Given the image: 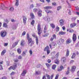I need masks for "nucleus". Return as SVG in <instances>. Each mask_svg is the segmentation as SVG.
<instances>
[{"instance_id":"nucleus-36","label":"nucleus","mask_w":79,"mask_h":79,"mask_svg":"<svg viewBox=\"0 0 79 79\" xmlns=\"http://www.w3.org/2000/svg\"><path fill=\"white\" fill-rule=\"evenodd\" d=\"M56 67V64H54L52 66V69H55Z\"/></svg>"},{"instance_id":"nucleus-1","label":"nucleus","mask_w":79,"mask_h":79,"mask_svg":"<svg viewBox=\"0 0 79 79\" xmlns=\"http://www.w3.org/2000/svg\"><path fill=\"white\" fill-rule=\"evenodd\" d=\"M27 40H28V44L30 46H32L33 44H34V42L33 41H32V39L29 37V35L28 34H27Z\"/></svg>"},{"instance_id":"nucleus-38","label":"nucleus","mask_w":79,"mask_h":79,"mask_svg":"<svg viewBox=\"0 0 79 79\" xmlns=\"http://www.w3.org/2000/svg\"><path fill=\"white\" fill-rule=\"evenodd\" d=\"M76 55L75 53H73V55L72 56L71 58H72L73 59L74 58H75Z\"/></svg>"},{"instance_id":"nucleus-15","label":"nucleus","mask_w":79,"mask_h":79,"mask_svg":"<svg viewBox=\"0 0 79 79\" xmlns=\"http://www.w3.org/2000/svg\"><path fill=\"white\" fill-rule=\"evenodd\" d=\"M42 11L40 10H39V11L38 13V16H41Z\"/></svg>"},{"instance_id":"nucleus-47","label":"nucleus","mask_w":79,"mask_h":79,"mask_svg":"<svg viewBox=\"0 0 79 79\" xmlns=\"http://www.w3.org/2000/svg\"><path fill=\"white\" fill-rule=\"evenodd\" d=\"M56 29V32H58V31H59L60 28L58 27H57Z\"/></svg>"},{"instance_id":"nucleus-39","label":"nucleus","mask_w":79,"mask_h":79,"mask_svg":"<svg viewBox=\"0 0 79 79\" xmlns=\"http://www.w3.org/2000/svg\"><path fill=\"white\" fill-rule=\"evenodd\" d=\"M17 52L19 54H21V50L20 49H18L17 50Z\"/></svg>"},{"instance_id":"nucleus-24","label":"nucleus","mask_w":79,"mask_h":79,"mask_svg":"<svg viewBox=\"0 0 79 79\" xmlns=\"http://www.w3.org/2000/svg\"><path fill=\"white\" fill-rule=\"evenodd\" d=\"M15 6H18L19 5V0H16Z\"/></svg>"},{"instance_id":"nucleus-6","label":"nucleus","mask_w":79,"mask_h":79,"mask_svg":"<svg viewBox=\"0 0 79 79\" xmlns=\"http://www.w3.org/2000/svg\"><path fill=\"white\" fill-rule=\"evenodd\" d=\"M64 40L63 39H60L58 40L57 44L58 45H61V43L64 42Z\"/></svg>"},{"instance_id":"nucleus-10","label":"nucleus","mask_w":79,"mask_h":79,"mask_svg":"<svg viewBox=\"0 0 79 79\" xmlns=\"http://www.w3.org/2000/svg\"><path fill=\"white\" fill-rule=\"evenodd\" d=\"M23 23L26 24V21L27 20V18L26 16H23Z\"/></svg>"},{"instance_id":"nucleus-49","label":"nucleus","mask_w":79,"mask_h":79,"mask_svg":"<svg viewBox=\"0 0 79 79\" xmlns=\"http://www.w3.org/2000/svg\"><path fill=\"white\" fill-rule=\"evenodd\" d=\"M46 65L47 66L48 68H49V67L50 66V65L48 64H46Z\"/></svg>"},{"instance_id":"nucleus-35","label":"nucleus","mask_w":79,"mask_h":79,"mask_svg":"<svg viewBox=\"0 0 79 79\" xmlns=\"http://www.w3.org/2000/svg\"><path fill=\"white\" fill-rule=\"evenodd\" d=\"M47 31V26H45L44 27V33H46V32Z\"/></svg>"},{"instance_id":"nucleus-41","label":"nucleus","mask_w":79,"mask_h":79,"mask_svg":"<svg viewBox=\"0 0 79 79\" xmlns=\"http://www.w3.org/2000/svg\"><path fill=\"white\" fill-rule=\"evenodd\" d=\"M10 10L11 11H13L14 10V8L13 7H11L10 8Z\"/></svg>"},{"instance_id":"nucleus-5","label":"nucleus","mask_w":79,"mask_h":79,"mask_svg":"<svg viewBox=\"0 0 79 79\" xmlns=\"http://www.w3.org/2000/svg\"><path fill=\"white\" fill-rule=\"evenodd\" d=\"M1 35L2 37H5L6 35V32L5 31H2L1 32Z\"/></svg>"},{"instance_id":"nucleus-2","label":"nucleus","mask_w":79,"mask_h":79,"mask_svg":"<svg viewBox=\"0 0 79 79\" xmlns=\"http://www.w3.org/2000/svg\"><path fill=\"white\" fill-rule=\"evenodd\" d=\"M37 28H38V35H40V34H42V31L41 30V28H40V25L39 24L37 26Z\"/></svg>"},{"instance_id":"nucleus-42","label":"nucleus","mask_w":79,"mask_h":79,"mask_svg":"<svg viewBox=\"0 0 79 79\" xmlns=\"http://www.w3.org/2000/svg\"><path fill=\"white\" fill-rule=\"evenodd\" d=\"M67 4H68V5L69 6V8H70L71 5H70V4H69V2H68V1H67Z\"/></svg>"},{"instance_id":"nucleus-4","label":"nucleus","mask_w":79,"mask_h":79,"mask_svg":"<svg viewBox=\"0 0 79 79\" xmlns=\"http://www.w3.org/2000/svg\"><path fill=\"white\" fill-rule=\"evenodd\" d=\"M32 36L34 38H35L36 44L38 45V44H39V38L37 37V36L34 34L32 35Z\"/></svg>"},{"instance_id":"nucleus-3","label":"nucleus","mask_w":79,"mask_h":79,"mask_svg":"<svg viewBox=\"0 0 79 79\" xmlns=\"http://www.w3.org/2000/svg\"><path fill=\"white\" fill-rule=\"evenodd\" d=\"M17 66H18L17 65V64L15 63L14 64L13 67L12 66H10L9 68L8 69H9V70H11V69H12L13 70H15V69L17 68Z\"/></svg>"},{"instance_id":"nucleus-11","label":"nucleus","mask_w":79,"mask_h":79,"mask_svg":"<svg viewBox=\"0 0 79 79\" xmlns=\"http://www.w3.org/2000/svg\"><path fill=\"white\" fill-rule=\"evenodd\" d=\"M72 42V40H71V39L69 38V39H68L66 41V44H69L71 42Z\"/></svg>"},{"instance_id":"nucleus-61","label":"nucleus","mask_w":79,"mask_h":79,"mask_svg":"<svg viewBox=\"0 0 79 79\" xmlns=\"http://www.w3.org/2000/svg\"><path fill=\"white\" fill-rule=\"evenodd\" d=\"M48 63H51V60H50V59H48Z\"/></svg>"},{"instance_id":"nucleus-63","label":"nucleus","mask_w":79,"mask_h":79,"mask_svg":"<svg viewBox=\"0 0 79 79\" xmlns=\"http://www.w3.org/2000/svg\"><path fill=\"white\" fill-rule=\"evenodd\" d=\"M5 22H6L7 24V23H8V22H9V21H8V19H6V20H5Z\"/></svg>"},{"instance_id":"nucleus-57","label":"nucleus","mask_w":79,"mask_h":79,"mask_svg":"<svg viewBox=\"0 0 79 79\" xmlns=\"http://www.w3.org/2000/svg\"><path fill=\"white\" fill-rule=\"evenodd\" d=\"M26 31H23L22 34V35H24L26 34Z\"/></svg>"},{"instance_id":"nucleus-55","label":"nucleus","mask_w":79,"mask_h":79,"mask_svg":"<svg viewBox=\"0 0 79 79\" xmlns=\"http://www.w3.org/2000/svg\"><path fill=\"white\" fill-rule=\"evenodd\" d=\"M11 56H15V54L14 53H10Z\"/></svg>"},{"instance_id":"nucleus-62","label":"nucleus","mask_w":79,"mask_h":79,"mask_svg":"<svg viewBox=\"0 0 79 79\" xmlns=\"http://www.w3.org/2000/svg\"><path fill=\"white\" fill-rule=\"evenodd\" d=\"M14 61H15V62H18V60L15 59H14Z\"/></svg>"},{"instance_id":"nucleus-16","label":"nucleus","mask_w":79,"mask_h":79,"mask_svg":"<svg viewBox=\"0 0 79 79\" xmlns=\"http://www.w3.org/2000/svg\"><path fill=\"white\" fill-rule=\"evenodd\" d=\"M27 50H26L24 51L23 52L22 54V55L23 56H26V53H27Z\"/></svg>"},{"instance_id":"nucleus-53","label":"nucleus","mask_w":79,"mask_h":79,"mask_svg":"<svg viewBox=\"0 0 79 79\" xmlns=\"http://www.w3.org/2000/svg\"><path fill=\"white\" fill-rule=\"evenodd\" d=\"M67 31H69V32H71V29H67Z\"/></svg>"},{"instance_id":"nucleus-13","label":"nucleus","mask_w":79,"mask_h":79,"mask_svg":"<svg viewBox=\"0 0 79 79\" xmlns=\"http://www.w3.org/2000/svg\"><path fill=\"white\" fill-rule=\"evenodd\" d=\"M63 69V66L62 65H61L60 66V68H58L57 71H62Z\"/></svg>"},{"instance_id":"nucleus-7","label":"nucleus","mask_w":79,"mask_h":79,"mask_svg":"<svg viewBox=\"0 0 79 79\" xmlns=\"http://www.w3.org/2000/svg\"><path fill=\"white\" fill-rule=\"evenodd\" d=\"M43 19L46 21H48V22H49L50 21V17L48 16L44 17L43 18Z\"/></svg>"},{"instance_id":"nucleus-56","label":"nucleus","mask_w":79,"mask_h":79,"mask_svg":"<svg viewBox=\"0 0 79 79\" xmlns=\"http://www.w3.org/2000/svg\"><path fill=\"white\" fill-rule=\"evenodd\" d=\"M52 5H53L54 6H55V5H56V3L55 2H52Z\"/></svg>"},{"instance_id":"nucleus-9","label":"nucleus","mask_w":79,"mask_h":79,"mask_svg":"<svg viewBox=\"0 0 79 79\" xmlns=\"http://www.w3.org/2000/svg\"><path fill=\"white\" fill-rule=\"evenodd\" d=\"M72 40L73 42H75L76 40V34H73Z\"/></svg>"},{"instance_id":"nucleus-28","label":"nucleus","mask_w":79,"mask_h":79,"mask_svg":"<svg viewBox=\"0 0 79 79\" xmlns=\"http://www.w3.org/2000/svg\"><path fill=\"white\" fill-rule=\"evenodd\" d=\"M49 50V47L48 46H47L44 49V51H47Z\"/></svg>"},{"instance_id":"nucleus-37","label":"nucleus","mask_w":79,"mask_h":79,"mask_svg":"<svg viewBox=\"0 0 79 79\" xmlns=\"http://www.w3.org/2000/svg\"><path fill=\"white\" fill-rule=\"evenodd\" d=\"M34 23H35V21L34 20H32V21L31 22V25L34 26Z\"/></svg>"},{"instance_id":"nucleus-52","label":"nucleus","mask_w":79,"mask_h":79,"mask_svg":"<svg viewBox=\"0 0 79 79\" xmlns=\"http://www.w3.org/2000/svg\"><path fill=\"white\" fill-rule=\"evenodd\" d=\"M36 74H40V72H39V71H37L36 72Z\"/></svg>"},{"instance_id":"nucleus-8","label":"nucleus","mask_w":79,"mask_h":79,"mask_svg":"<svg viewBox=\"0 0 79 79\" xmlns=\"http://www.w3.org/2000/svg\"><path fill=\"white\" fill-rule=\"evenodd\" d=\"M56 35H55V34H53L52 35V37H51V38L50 39V40L51 41H52L54 39H56Z\"/></svg>"},{"instance_id":"nucleus-43","label":"nucleus","mask_w":79,"mask_h":79,"mask_svg":"<svg viewBox=\"0 0 79 79\" xmlns=\"http://www.w3.org/2000/svg\"><path fill=\"white\" fill-rule=\"evenodd\" d=\"M61 6H59L57 7V11H59V10H60V9H61Z\"/></svg>"},{"instance_id":"nucleus-23","label":"nucleus","mask_w":79,"mask_h":79,"mask_svg":"<svg viewBox=\"0 0 79 79\" xmlns=\"http://www.w3.org/2000/svg\"><path fill=\"white\" fill-rule=\"evenodd\" d=\"M19 42V41H18L17 42H16L15 44H13V48H14L15 47H16L17 45H18V42Z\"/></svg>"},{"instance_id":"nucleus-30","label":"nucleus","mask_w":79,"mask_h":79,"mask_svg":"<svg viewBox=\"0 0 79 79\" xmlns=\"http://www.w3.org/2000/svg\"><path fill=\"white\" fill-rule=\"evenodd\" d=\"M65 34V32L63 31H60L59 33V35H64V34Z\"/></svg>"},{"instance_id":"nucleus-19","label":"nucleus","mask_w":79,"mask_h":79,"mask_svg":"<svg viewBox=\"0 0 79 79\" xmlns=\"http://www.w3.org/2000/svg\"><path fill=\"white\" fill-rule=\"evenodd\" d=\"M30 16L31 18H32V19H34L35 16H34V14H33V13H31L30 14Z\"/></svg>"},{"instance_id":"nucleus-27","label":"nucleus","mask_w":79,"mask_h":79,"mask_svg":"<svg viewBox=\"0 0 79 79\" xmlns=\"http://www.w3.org/2000/svg\"><path fill=\"white\" fill-rule=\"evenodd\" d=\"M45 12L47 13H52V12L51 11V10H45Z\"/></svg>"},{"instance_id":"nucleus-34","label":"nucleus","mask_w":79,"mask_h":79,"mask_svg":"<svg viewBox=\"0 0 79 79\" xmlns=\"http://www.w3.org/2000/svg\"><path fill=\"white\" fill-rule=\"evenodd\" d=\"M68 70L66 72V74H68L69 73V67H68Z\"/></svg>"},{"instance_id":"nucleus-18","label":"nucleus","mask_w":79,"mask_h":79,"mask_svg":"<svg viewBox=\"0 0 79 79\" xmlns=\"http://www.w3.org/2000/svg\"><path fill=\"white\" fill-rule=\"evenodd\" d=\"M26 74V70H23V72L22 73V76H24Z\"/></svg>"},{"instance_id":"nucleus-44","label":"nucleus","mask_w":79,"mask_h":79,"mask_svg":"<svg viewBox=\"0 0 79 79\" xmlns=\"http://www.w3.org/2000/svg\"><path fill=\"white\" fill-rule=\"evenodd\" d=\"M24 42V40H22V41L21 42V46H23V43Z\"/></svg>"},{"instance_id":"nucleus-20","label":"nucleus","mask_w":79,"mask_h":79,"mask_svg":"<svg viewBox=\"0 0 79 79\" xmlns=\"http://www.w3.org/2000/svg\"><path fill=\"white\" fill-rule=\"evenodd\" d=\"M6 50L4 49L1 52V55L2 56H3L5 55V53H6Z\"/></svg>"},{"instance_id":"nucleus-31","label":"nucleus","mask_w":79,"mask_h":79,"mask_svg":"<svg viewBox=\"0 0 79 79\" xmlns=\"http://www.w3.org/2000/svg\"><path fill=\"white\" fill-rule=\"evenodd\" d=\"M3 27H8L7 23H4L3 24Z\"/></svg>"},{"instance_id":"nucleus-12","label":"nucleus","mask_w":79,"mask_h":79,"mask_svg":"<svg viewBox=\"0 0 79 79\" xmlns=\"http://www.w3.org/2000/svg\"><path fill=\"white\" fill-rule=\"evenodd\" d=\"M76 69V67L75 66H73L71 68V72L72 73H73Z\"/></svg>"},{"instance_id":"nucleus-26","label":"nucleus","mask_w":79,"mask_h":79,"mask_svg":"<svg viewBox=\"0 0 79 79\" xmlns=\"http://www.w3.org/2000/svg\"><path fill=\"white\" fill-rule=\"evenodd\" d=\"M69 49H68L67 50V52L66 53V56H69Z\"/></svg>"},{"instance_id":"nucleus-25","label":"nucleus","mask_w":79,"mask_h":79,"mask_svg":"<svg viewBox=\"0 0 79 79\" xmlns=\"http://www.w3.org/2000/svg\"><path fill=\"white\" fill-rule=\"evenodd\" d=\"M69 49H68L67 50V52L66 53V56H69Z\"/></svg>"},{"instance_id":"nucleus-59","label":"nucleus","mask_w":79,"mask_h":79,"mask_svg":"<svg viewBox=\"0 0 79 79\" xmlns=\"http://www.w3.org/2000/svg\"><path fill=\"white\" fill-rule=\"evenodd\" d=\"M75 8H76V10L77 11H79V7L78 6L76 7Z\"/></svg>"},{"instance_id":"nucleus-17","label":"nucleus","mask_w":79,"mask_h":79,"mask_svg":"<svg viewBox=\"0 0 79 79\" xmlns=\"http://www.w3.org/2000/svg\"><path fill=\"white\" fill-rule=\"evenodd\" d=\"M76 23H73L70 24V27L72 28L73 27H74L75 26H76Z\"/></svg>"},{"instance_id":"nucleus-51","label":"nucleus","mask_w":79,"mask_h":79,"mask_svg":"<svg viewBox=\"0 0 79 79\" xmlns=\"http://www.w3.org/2000/svg\"><path fill=\"white\" fill-rule=\"evenodd\" d=\"M29 53H30V55H32V50H30L29 51Z\"/></svg>"},{"instance_id":"nucleus-22","label":"nucleus","mask_w":79,"mask_h":79,"mask_svg":"<svg viewBox=\"0 0 79 79\" xmlns=\"http://www.w3.org/2000/svg\"><path fill=\"white\" fill-rule=\"evenodd\" d=\"M0 8L1 9H2V10H4V8H5V5H4L3 4L1 5L0 6Z\"/></svg>"},{"instance_id":"nucleus-58","label":"nucleus","mask_w":79,"mask_h":79,"mask_svg":"<svg viewBox=\"0 0 79 79\" xmlns=\"http://www.w3.org/2000/svg\"><path fill=\"white\" fill-rule=\"evenodd\" d=\"M15 74V72H12L10 74V75L11 76H12V75H14Z\"/></svg>"},{"instance_id":"nucleus-32","label":"nucleus","mask_w":79,"mask_h":79,"mask_svg":"<svg viewBox=\"0 0 79 79\" xmlns=\"http://www.w3.org/2000/svg\"><path fill=\"white\" fill-rule=\"evenodd\" d=\"M50 26L51 27H52V28H53V29H55V25L53 23H51L50 24Z\"/></svg>"},{"instance_id":"nucleus-33","label":"nucleus","mask_w":79,"mask_h":79,"mask_svg":"<svg viewBox=\"0 0 79 79\" xmlns=\"http://www.w3.org/2000/svg\"><path fill=\"white\" fill-rule=\"evenodd\" d=\"M44 9H51L52 8V7L50 6H47L44 7Z\"/></svg>"},{"instance_id":"nucleus-14","label":"nucleus","mask_w":79,"mask_h":79,"mask_svg":"<svg viewBox=\"0 0 79 79\" xmlns=\"http://www.w3.org/2000/svg\"><path fill=\"white\" fill-rule=\"evenodd\" d=\"M60 25L61 26H63L64 24V20L63 19H61L60 20Z\"/></svg>"},{"instance_id":"nucleus-48","label":"nucleus","mask_w":79,"mask_h":79,"mask_svg":"<svg viewBox=\"0 0 79 79\" xmlns=\"http://www.w3.org/2000/svg\"><path fill=\"white\" fill-rule=\"evenodd\" d=\"M47 55H49L50 53V50H47Z\"/></svg>"},{"instance_id":"nucleus-64","label":"nucleus","mask_w":79,"mask_h":79,"mask_svg":"<svg viewBox=\"0 0 79 79\" xmlns=\"http://www.w3.org/2000/svg\"><path fill=\"white\" fill-rule=\"evenodd\" d=\"M1 79H6V77H2V78H1Z\"/></svg>"},{"instance_id":"nucleus-54","label":"nucleus","mask_w":79,"mask_h":79,"mask_svg":"<svg viewBox=\"0 0 79 79\" xmlns=\"http://www.w3.org/2000/svg\"><path fill=\"white\" fill-rule=\"evenodd\" d=\"M3 69V66L1 64H0V70Z\"/></svg>"},{"instance_id":"nucleus-60","label":"nucleus","mask_w":79,"mask_h":79,"mask_svg":"<svg viewBox=\"0 0 79 79\" xmlns=\"http://www.w3.org/2000/svg\"><path fill=\"white\" fill-rule=\"evenodd\" d=\"M53 74H52L51 75V76H50V79H53Z\"/></svg>"},{"instance_id":"nucleus-50","label":"nucleus","mask_w":79,"mask_h":79,"mask_svg":"<svg viewBox=\"0 0 79 79\" xmlns=\"http://www.w3.org/2000/svg\"><path fill=\"white\" fill-rule=\"evenodd\" d=\"M59 56V53L57 52L56 55V56L57 58H58V57Z\"/></svg>"},{"instance_id":"nucleus-40","label":"nucleus","mask_w":79,"mask_h":79,"mask_svg":"<svg viewBox=\"0 0 79 79\" xmlns=\"http://www.w3.org/2000/svg\"><path fill=\"white\" fill-rule=\"evenodd\" d=\"M46 76L47 77V79H50V75L46 74Z\"/></svg>"},{"instance_id":"nucleus-45","label":"nucleus","mask_w":79,"mask_h":79,"mask_svg":"<svg viewBox=\"0 0 79 79\" xmlns=\"http://www.w3.org/2000/svg\"><path fill=\"white\" fill-rule=\"evenodd\" d=\"M38 11V10H37V9H33V12L34 13H36V12L37 11Z\"/></svg>"},{"instance_id":"nucleus-29","label":"nucleus","mask_w":79,"mask_h":79,"mask_svg":"<svg viewBox=\"0 0 79 79\" xmlns=\"http://www.w3.org/2000/svg\"><path fill=\"white\" fill-rule=\"evenodd\" d=\"M61 61H63V63H64L66 61V57H63L62 58L61 60Z\"/></svg>"},{"instance_id":"nucleus-46","label":"nucleus","mask_w":79,"mask_h":79,"mask_svg":"<svg viewBox=\"0 0 79 79\" xmlns=\"http://www.w3.org/2000/svg\"><path fill=\"white\" fill-rule=\"evenodd\" d=\"M58 77H59V74H57L56 75L55 79H58Z\"/></svg>"},{"instance_id":"nucleus-21","label":"nucleus","mask_w":79,"mask_h":79,"mask_svg":"<svg viewBox=\"0 0 79 79\" xmlns=\"http://www.w3.org/2000/svg\"><path fill=\"white\" fill-rule=\"evenodd\" d=\"M54 63L57 64H58L60 63V60L58 59H56L55 60Z\"/></svg>"}]
</instances>
